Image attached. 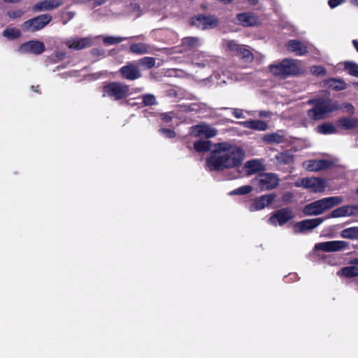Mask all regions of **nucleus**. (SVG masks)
Returning a JSON list of instances; mask_svg holds the SVG:
<instances>
[{
	"instance_id": "22",
	"label": "nucleus",
	"mask_w": 358,
	"mask_h": 358,
	"mask_svg": "<svg viewBox=\"0 0 358 358\" xmlns=\"http://www.w3.org/2000/svg\"><path fill=\"white\" fill-rule=\"evenodd\" d=\"M287 50L295 53L298 56L305 55L308 52L305 44L298 40H290L287 43Z\"/></svg>"
},
{
	"instance_id": "32",
	"label": "nucleus",
	"mask_w": 358,
	"mask_h": 358,
	"mask_svg": "<svg viewBox=\"0 0 358 358\" xmlns=\"http://www.w3.org/2000/svg\"><path fill=\"white\" fill-rule=\"evenodd\" d=\"M317 225H293V231L296 234H307L310 232Z\"/></svg>"
},
{
	"instance_id": "34",
	"label": "nucleus",
	"mask_w": 358,
	"mask_h": 358,
	"mask_svg": "<svg viewBox=\"0 0 358 358\" xmlns=\"http://www.w3.org/2000/svg\"><path fill=\"white\" fill-rule=\"evenodd\" d=\"M237 55L243 59H245L247 62H251L253 60V55L252 52L247 49L244 45H241Z\"/></svg>"
},
{
	"instance_id": "59",
	"label": "nucleus",
	"mask_w": 358,
	"mask_h": 358,
	"mask_svg": "<svg viewBox=\"0 0 358 358\" xmlns=\"http://www.w3.org/2000/svg\"><path fill=\"white\" fill-rule=\"evenodd\" d=\"M68 15H69V17H73L74 16V13H72V12H69V13H68Z\"/></svg>"
},
{
	"instance_id": "55",
	"label": "nucleus",
	"mask_w": 358,
	"mask_h": 358,
	"mask_svg": "<svg viewBox=\"0 0 358 358\" xmlns=\"http://www.w3.org/2000/svg\"><path fill=\"white\" fill-rule=\"evenodd\" d=\"M248 1L252 5H255L257 3L258 0H248Z\"/></svg>"
},
{
	"instance_id": "36",
	"label": "nucleus",
	"mask_w": 358,
	"mask_h": 358,
	"mask_svg": "<svg viewBox=\"0 0 358 358\" xmlns=\"http://www.w3.org/2000/svg\"><path fill=\"white\" fill-rule=\"evenodd\" d=\"M139 65H142L147 69H151L155 65V59L153 57H145L138 61Z\"/></svg>"
},
{
	"instance_id": "5",
	"label": "nucleus",
	"mask_w": 358,
	"mask_h": 358,
	"mask_svg": "<svg viewBox=\"0 0 358 358\" xmlns=\"http://www.w3.org/2000/svg\"><path fill=\"white\" fill-rule=\"evenodd\" d=\"M294 186L303 187L312 193H322L327 187V180L317 177L303 178L295 181Z\"/></svg>"
},
{
	"instance_id": "51",
	"label": "nucleus",
	"mask_w": 358,
	"mask_h": 358,
	"mask_svg": "<svg viewBox=\"0 0 358 358\" xmlns=\"http://www.w3.org/2000/svg\"><path fill=\"white\" fill-rule=\"evenodd\" d=\"M271 115V113L268 111L261 110L259 112V116L260 117H268Z\"/></svg>"
},
{
	"instance_id": "13",
	"label": "nucleus",
	"mask_w": 358,
	"mask_h": 358,
	"mask_svg": "<svg viewBox=\"0 0 358 358\" xmlns=\"http://www.w3.org/2000/svg\"><path fill=\"white\" fill-rule=\"evenodd\" d=\"M44 43L38 40L29 41L19 47V52L22 54L40 55L45 51Z\"/></svg>"
},
{
	"instance_id": "1",
	"label": "nucleus",
	"mask_w": 358,
	"mask_h": 358,
	"mask_svg": "<svg viewBox=\"0 0 358 358\" xmlns=\"http://www.w3.org/2000/svg\"><path fill=\"white\" fill-rule=\"evenodd\" d=\"M243 157L244 152L241 148L222 142L213 145L206 163L210 171L221 170L238 166Z\"/></svg>"
},
{
	"instance_id": "27",
	"label": "nucleus",
	"mask_w": 358,
	"mask_h": 358,
	"mask_svg": "<svg viewBox=\"0 0 358 358\" xmlns=\"http://www.w3.org/2000/svg\"><path fill=\"white\" fill-rule=\"evenodd\" d=\"M340 126L345 129H352L358 127V118H343L339 121Z\"/></svg>"
},
{
	"instance_id": "2",
	"label": "nucleus",
	"mask_w": 358,
	"mask_h": 358,
	"mask_svg": "<svg viewBox=\"0 0 358 358\" xmlns=\"http://www.w3.org/2000/svg\"><path fill=\"white\" fill-rule=\"evenodd\" d=\"M308 103L313 105V108L308 110V115L315 120L326 118L329 113L338 108L337 104L329 99H310Z\"/></svg>"
},
{
	"instance_id": "44",
	"label": "nucleus",
	"mask_w": 358,
	"mask_h": 358,
	"mask_svg": "<svg viewBox=\"0 0 358 358\" xmlns=\"http://www.w3.org/2000/svg\"><path fill=\"white\" fill-rule=\"evenodd\" d=\"M159 133L166 138H173L175 136V132L169 129L162 128L159 129Z\"/></svg>"
},
{
	"instance_id": "40",
	"label": "nucleus",
	"mask_w": 358,
	"mask_h": 358,
	"mask_svg": "<svg viewBox=\"0 0 358 358\" xmlns=\"http://www.w3.org/2000/svg\"><path fill=\"white\" fill-rule=\"evenodd\" d=\"M143 102L145 106H152L156 103V98L153 94H146L143 96Z\"/></svg>"
},
{
	"instance_id": "11",
	"label": "nucleus",
	"mask_w": 358,
	"mask_h": 358,
	"mask_svg": "<svg viewBox=\"0 0 358 358\" xmlns=\"http://www.w3.org/2000/svg\"><path fill=\"white\" fill-rule=\"evenodd\" d=\"M190 134L194 137L210 138L217 134V130L206 123H201L190 127Z\"/></svg>"
},
{
	"instance_id": "29",
	"label": "nucleus",
	"mask_w": 358,
	"mask_h": 358,
	"mask_svg": "<svg viewBox=\"0 0 358 358\" xmlns=\"http://www.w3.org/2000/svg\"><path fill=\"white\" fill-rule=\"evenodd\" d=\"M328 86L336 90H342L345 89L346 84L341 80L329 79L327 80Z\"/></svg>"
},
{
	"instance_id": "60",
	"label": "nucleus",
	"mask_w": 358,
	"mask_h": 358,
	"mask_svg": "<svg viewBox=\"0 0 358 358\" xmlns=\"http://www.w3.org/2000/svg\"><path fill=\"white\" fill-rule=\"evenodd\" d=\"M353 85H355V87L357 89V90H358V83H355Z\"/></svg>"
},
{
	"instance_id": "19",
	"label": "nucleus",
	"mask_w": 358,
	"mask_h": 358,
	"mask_svg": "<svg viewBox=\"0 0 358 358\" xmlns=\"http://www.w3.org/2000/svg\"><path fill=\"white\" fill-rule=\"evenodd\" d=\"M237 20L239 24L244 27H252L259 24L258 17L250 13H243L237 15Z\"/></svg>"
},
{
	"instance_id": "48",
	"label": "nucleus",
	"mask_w": 358,
	"mask_h": 358,
	"mask_svg": "<svg viewBox=\"0 0 358 358\" xmlns=\"http://www.w3.org/2000/svg\"><path fill=\"white\" fill-rule=\"evenodd\" d=\"M342 107L345 110V112L350 114L354 113V107L350 103H345L343 104Z\"/></svg>"
},
{
	"instance_id": "45",
	"label": "nucleus",
	"mask_w": 358,
	"mask_h": 358,
	"mask_svg": "<svg viewBox=\"0 0 358 358\" xmlns=\"http://www.w3.org/2000/svg\"><path fill=\"white\" fill-rule=\"evenodd\" d=\"M24 14V11L22 10H10L7 13V15L10 18H17L20 17Z\"/></svg>"
},
{
	"instance_id": "43",
	"label": "nucleus",
	"mask_w": 358,
	"mask_h": 358,
	"mask_svg": "<svg viewBox=\"0 0 358 358\" xmlns=\"http://www.w3.org/2000/svg\"><path fill=\"white\" fill-rule=\"evenodd\" d=\"M310 72L315 76H324L326 73V70L321 66H314L310 69Z\"/></svg>"
},
{
	"instance_id": "46",
	"label": "nucleus",
	"mask_w": 358,
	"mask_h": 358,
	"mask_svg": "<svg viewBox=\"0 0 358 358\" xmlns=\"http://www.w3.org/2000/svg\"><path fill=\"white\" fill-rule=\"evenodd\" d=\"M232 113L236 118H244L245 117L244 114H243V110L241 109L234 108Z\"/></svg>"
},
{
	"instance_id": "4",
	"label": "nucleus",
	"mask_w": 358,
	"mask_h": 358,
	"mask_svg": "<svg viewBox=\"0 0 358 358\" xmlns=\"http://www.w3.org/2000/svg\"><path fill=\"white\" fill-rule=\"evenodd\" d=\"M343 199L341 196H330L312 202L304 207L303 212L307 215H319L335 206L341 204Z\"/></svg>"
},
{
	"instance_id": "41",
	"label": "nucleus",
	"mask_w": 358,
	"mask_h": 358,
	"mask_svg": "<svg viewBox=\"0 0 358 358\" xmlns=\"http://www.w3.org/2000/svg\"><path fill=\"white\" fill-rule=\"evenodd\" d=\"M225 46L231 51L236 52V53L238 52L241 45L238 44L234 41H227L225 42Z\"/></svg>"
},
{
	"instance_id": "17",
	"label": "nucleus",
	"mask_w": 358,
	"mask_h": 358,
	"mask_svg": "<svg viewBox=\"0 0 358 358\" xmlns=\"http://www.w3.org/2000/svg\"><path fill=\"white\" fill-rule=\"evenodd\" d=\"M330 162L327 160H308L303 163V168L308 171H319L329 167Z\"/></svg>"
},
{
	"instance_id": "12",
	"label": "nucleus",
	"mask_w": 358,
	"mask_h": 358,
	"mask_svg": "<svg viewBox=\"0 0 358 358\" xmlns=\"http://www.w3.org/2000/svg\"><path fill=\"white\" fill-rule=\"evenodd\" d=\"M295 217L294 212L289 208H285L275 211L271 216L269 221L272 224H284L292 221Z\"/></svg>"
},
{
	"instance_id": "53",
	"label": "nucleus",
	"mask_w": 358,
	"mask_h": 358,
	"mask_svg": "<svg viewBox=\"0 0 358 358\" xmlns=\"http://www.w3.org/2000/svg\"><path fill=\"white\" fill-rule=\"evenodd\" d=\"M350 264H353V265H357L358 266V258H355V259L351 260Z\"/></svg>"
},
{
	"instance_id": "25",
	"label": "nucleus",
	"mask_w": 358,
	"mask_h": 358,
	"mask_svg": "<svg viewBox=\"0 0 358 358\" xmlns=\"http://www.w3.org/2000/svg\"><path fill=\"white\" fill-rule=\"evenodd\" d=\"M338 275L346 278L357 277L358 276V266L352 264L344 267L338 272Z\"/></svg>"
},
{
	"instance_id": "6",
	"label": "nucleus",
	"mask_w": 358,
	"mask_h": 358,
	"mask_svg": "<svg viewBox=\"0 0 358 358\" xmlns=\"http://www.w3.org/2000/svg\"><path fill=\"white\" fill-rule=\"evenodd\" d=\"M279 182L278 175L273 173H261L252 180V184L260 191L273 189L278 186Z\"/></svg>"
},
{
	"instance_id": "61",
	"label": "nucleus",
	"mask_w": 358,
	"mask_h": 358,
	"mask_svg": "<svg viewBox=\"0 0 358 358\" xmlns=\"http://www.w3.org/2000/svg\"><path fill=\"white\" fill-rule=\"evenodd\" d=\"M357 192H358V190H357Z\"/></svg>"
},
{
	"instance_id": "54",
	"label": "nucleus",
	"mask_w": 358,
	"mask_h": 358,
	"mask_svg": "<svg viewBox=\"0 0 358 358\" xmlns=\"http://www.w3.org/2000/svg\"><path fill=\"white\" fill-rule=\"evenodd\" d=\"M352 43H353V45H354V47L356 48V50H357V52H358V41H357L354 40V41H352Z\"/></svg>"
},
{
	"instance_id": "7",
	"label": "nucleus",
	"mask_w": 358,
	"mask_h": 358,
	"mask_svg": "<svg viewBox=\"0 0 358 358\" xmlns=\"http://www.w3.org/2000/svg\"><path fill=\"white\" fill-rule=\"evenodd\" d=\"M52 20L50 15H40L31 20H27L22 24L24 31L35 32L45 27Z\"/></svg>"
},
{
	"instance_id": "47",
	"label": "nucleus",
	"mask_w": 358,
	"mask_h": 358,
	"mask_svg": "<svg viewBox=\"0 0 358 358\" xmlns=\"http://www.w3.org/2000/svg\"><path fill=\"white\" fill-rule=\"evenodd\" d=\"M131 6V8L134 11V12H137V16H139L141 15L142 13V10H141V8L140 6V5H138V3H131L130 5Z\"/></svg>"
},
{
	"instance_id": "42",
	"label": "nucleus",
	"mask_w": 358,
	"mask_h": 358,
	"mask_svg": "<svg viewBox=\"0 0 358 358\" xmlns=\"http://www.w3.org/2000/svg\"><path fill=\"white\" fill-rule=\"evenodd\" d=\"M277 159L284 164H289L292 162V157L287 153H280L276 157Z\"/></svg>"
},
{
	"instance_id": "9",
	"label": "nucleus",
	"mask_w": 358,
	"mask_h": 358,
	"mask_svg": "<svg viewBox=\"0 0 358 358\" xmlns=\"http://www.w3.org/2000/svg\"><path fill=\"white\" fill-rule=\"evenodd\" d=\"M275 199L274 194H267L252 199L248 206L250 212L259 211L270 206Z\"/></svg>"
},
{
	"instance_id": "10",
	"label": "nucleus",
	"mask_w": 358,
	"mask_h": 358,
	"mask_svg": "<svg viewBox=\"0 0 358 358\" xmlns=\"http://www.w3.org/2000/svg\"><path fill=\"white\" fill-rule=\"evenodd\" d=\"M191 24L201 29H208L216 27L219 20L213 16L196 15L191 19Z\"/></svg>"
},
{
	"instance_id": "20",
	"label": "nucleus",
	"mask_w": 358,
	"mask_h": 358,
	"mask_svg": "<svg viewBox=\"0 0 358 358\" xmlns=\"http://www.w3.org/2000/svg\"><path fill=\"white\" fill-rule=\"evenodd\" d=\"M120 71L122 76L128 80H136L141 76L138 68L132 64L122 67Z\"/></svg>"
},
{
	"instance_id": "28",
	"label": "nucleus",
	"mask_w": 358,
	"mask_h": 358,
	"mask_svg": "<svg viewBox=\"0 0 358 358\" xmlns=\"http://www.w3.org/2000/svg\"><path fill=\"white\" fill-rule=\"evenodd\" d=\"M194 148L197 152H206L208 150L212 151L213 146L211 147V142L207 140H201L194 142Z\"/></svg>"
},
{
	"instance_id": "37",
	"label": "nucleus",
	"mask_w": 358,
	"mask_h": 358,
	"mask_svg": "<svg viewBox=\"0 0 358 358\" xmlns=\"http://www.w3.org/2000/svg\"><path fill=\"white\" fill-rule=\"evenodd\" d=\"M345 69L350 75L358 78V64L353 62H345Z\"/></svg>"
},
{
	"instance_id": "39",
	"label": "nucleus",
	"mask_w": 358,
	"mask_h": 358,
	"mask_svg": "<svg viewBox=\"0 0 358 358\" xmlns=\"http://www.w3.org/2000/svg\"><path fill=\"white\" fill-rule=\"evenodd\" d=\"M252 190V186L250 185H245V186H242L239 188H237L236 189H234L232 192L233 194H240V195H243V194H248L250 192H251Z\"/></svg>"
},
{
	"instance_id": "56",
	"label": "nucleus",
	"mask_w": 358,
	"mask_h": 358,
	"mask_svg": "<svg viewBox=\"0 0 358 358\" xmlns=\"http://www.w3.org/2000/svg\"><path fill=\"white\" fill-rule=\"evenodd\" d=\"M350 2L356 6H358V0H350Z\"/></svg>"
},
{
	"instance_id": "18",
	"label": "nucleus",
	"mask_w": 358,
	"mask_h": 358,
	"mask_svg": "<svg viewBox=\"0 0 358 358\" xmlns=\"http://www.w3.org/2000/svg\"><path fill=\"white\" fill-rule=\"evenodd\" d=\"M62 5V0H43L36 3L33 10L38 12L51 10Z\"/></svg>"
},
{
	"instance_id": "52",
	"label": "nucleus",
	"mask_w": 358,
	"mask_h": 358,
	"mask_svg": "<svg viewBox=\"0 0 358 358\" xmlns=\"http://www.w3.org/2000/svg\"><path fill=\"white\" fill-rule=\"evenodd\" d=\"M296 224H316V223L315 222H312L310 220H303L301 222H299Z\"/></svg>"
},
{
	"instance_id": "49",
	"label": "nucleus",
	"mask_w": 358,
	"mask_h": 358,
	"mask_svg": "<svg viewBox=\"0 0 358 358\" xmlns=\"http://www.w3.org/2000/svg\"><path fill=\"white\" fill-rule=\"evenodd\" d=\"M161 119L164 122L168 123L171 121L172 116L171 114L163 113L161 115Z\"/></svg>"
},
{
	"instance_id": "3",
	"label": "nucleus",
	"mask_w": 358,
	"mask_h": 358,
	"mask_svg": "<svg viewBox=\"0 0 358 358\" xmlns=\"http://www.w3.org/2000/svg\"><path fill=\"white\" fill-rule=\"evenodd\" d=\"M269 71L274 76L285 78L299 73L301 71V65L299 61L285 59L278 64L270 65Z\"/></svg>"
},
{
	"instance_id": "38",
	"label": "nucleus",
	"mask_w": 358,
	"mask_h": 358,
	"mask_svg": "<svg viewBox=\"0 0 358 358\" xmlns=\"http://www.w3.org/2000/svg\"><path fill=\"white\" fill-rule=\"evenodd\" d=\"M127 38L124 37H116V36H106L103 38V43L108 45H113L116 43H121L122 41L126 40Z\"/></svg>"
},
{
	"instance_id": "30",
	"label": "nucleus",
	"mask_w": 358,
	"mask_h": 358,
	"mask_svg": "<svg viewBox=\"0 0 358 358\" xmlns=\"http://www.w3.org/2000/svg\"><path fill=\"white\" fill-rule=\"evenodd\" d=\"M341 236L345 238H358V227H354L346 229L342 231Z\"/></svg>"
},
{
	"instance_id": "23",
	"label": "nucleus",
	"mask_w": 358,
	"mask_h": 358,
	"mask_svg": "<svg viewBox=\"0 0 358 358\" xmlns=\"http://www.w3.org/2000/svg\"><path fill=\"white\" fill-rule=\"evenodd\" d=\"M151 50V46L147 43H133L130 45V51L137 55L149 54Z\"/></svg>"
},
{
	"instance_id": "50",
	"label": "nucleus",
	"mask_w": 358,
	"mask_h": 358,
	"mask_svg": "<svg viewBox=\"0 0 358 358\" xmlns=\"http://www.w3.org/2000/svg\"><path fill=\"white\" fill-rule=\"evenodd\" d=\"M343 2V0H329V5L331 8H335Z\"/></svg>"
},
{
	"instance_id": "31",
	"label": "nucleus",
	"mask_w": 358,
	"mask_h": 358,
	"mask_svg": "<svg viewBox=\"0 0 358 358\" xmlns=\"http://www.w3.org/2000/svg\"><path fill=\"white\" fill-rule=\"evenodd\" d=\"M317 132L322 134H333L336 131V128L331 124H323L317 127Z\"/></svg>"
},
{
	"instance_id": "58",
	"label": "nucleus",
	"mask_w": 358,
	"mask_h": 358,
	"mask_svg": "<svg viewBox=\"0 0 358 358\" xmlns=\"http://www.w3.org/2000/svg\"><path fill=\"white\" fill-rule=\"evenodd\" d=\"M4 1L6 2H10V3L17 1V0H4Z\"/></svg>"
},
{
	"instance_id": "57",
	"label": "nucleus",
	"mask_w": 358,
	"mask_h": 358,
	"mask_svg": "<svg viewBox=\"0 0 358 358\" xmlns=\"http://www.w3.org/2000/svg\"><path fill=\"white\" fill-rule=\"evenodd\" d=\"M105 2V0H98L96 4L97 5H101Z\"/></svg>"
},
{
	"instance_id": "35",
	"label": "nucleus",
	"mask_w": 358,
	"mask_h": 358,
	"mask_svg": "<svg viewBox=\"0 0 358 358\" xmlns=\"http://www.w3.org/2000/svg\"><path fill=\"white\" fill-rule=\"evenodd\" d=\"M182 45L189 48H195L200 45V40L195 37H186L182 39Z\"/></svg>"
},
{
	"instance_id": "8",
	"label": "nucleus",
	"mask_w": 358,
	"mask_h": 358,
	"mask_svg": "<svg viewBox=\"0 0 358 358\" xmlns=\"http://www.w3.org/2000/svg\"><path fill=\"white\" fill-rule=\"evenodd\" d=\"M128 92V86L120 83H111L104 86L103 96H110L115 100L120 99L126 96Z\"/></svg>"
},
{
	"instance_id": "26",
	"label": "nucleus",
	"mask_w": 358,
	"mask_h": 358,
	"mask_svg": "<svg viewBox=\"0 0 358 358\" xmlns=\"http://www.w3.org/2000/svg\"><path fill=\"white\" fill-rule=\"evenodd\" d=\"M284 140V136L280 133L267 134L264 136L263 141L268 143H280Z\"/></svg>"
},
{
	"instance_id": "21",
	"label": "nucleus",
	"mask_w": 358,
	"mask_h": 358,
	"mask_svg": "<svg viewBox=\"0 0 358 358\" xmlns=\"http://www.w3.org/2000/svg\"><path fill=\"white\" fill-rule=\"evenodd\" d=\"M238 124L245 128L253 129L258 131H264L268 129V124L266 122L260 120H249L244 122H238Z\"/></svg>"
},
{
	"instance_id": "15",
	"label": "nucleus",
	"mask_w": 358,
	"mask_h": 358,
	"mask_svg": "<svg viewBox=\"0 0 358 358\" xmlns=\"http://www.w3.org/2000/svg\"><path fill=\"white\" fill-rule=\"evenodd\" d=\"M346 246L347 243L345 241H334L319 243L315 245V248L325 252H335L343 250Z\"/></svg>"
},
{
	"instance_id": "24",
	"label": "nucleus",
	"mask_w": 358,
	"mask_h": 358,
	"mask_svg": "<svg viewBox=\"0 0 358 358\" xmlns=\"http://www.w3.org/2000/svg\"><path fill=\"white\" fill-rule=\"evenodd\" d=\"M245 167L250 175L260 171L264 169L262 162L259 159H252L247 162Z\"/></svg>"
},
{
	"instance_id": "33",
	"label": "nucleus",
	"mask_w": 358,
	"mask_h": 358,
	"mask_svg": "<svg viewBox=\"0 0 358 358\" xmlns=\"http://www.w3.org/2000/svg\"><path fill=\"white\" fill-rule=\"evenodd\" d=\"M3 36L9 39H13L20 37L21 32L16 28H9L3 31Z\"/></svg>"
},
{
	"instance_id": "16",
	"label": "nucleus",
	"mask_w": 358,
	"mask_h": 358,
	"mask_svg": "<svg viewBox=\"0 0 358 358\" xmlns=\"http://www.w3.org/2000/svg\"><path fill=\"white\" fill-rule=\"evenodd\" d=\"M65 44L71 49L82 50L88 48L92 45L91 38H72L66 40Z\"/></svg>"
},
{
	"instance_id": "14",
	"label": "nucleus",
	"mask_w": 358,
	"mask_h": 358,
	"mask_svg": "<svg viewBox=\"0 0 358 358\" xmlns=\"http://www.w3.org/2000/svg\"><path fill=\"white\" fill-rule=\"evenodd\" d=\"M357 215H358V205H346L332 210L328 217L342 218Z\"/></svg>"
}]
</instances>
